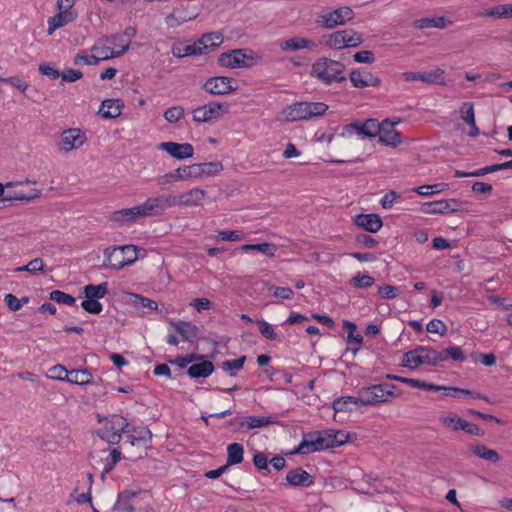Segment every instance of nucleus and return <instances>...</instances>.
Here are the masks:
<instances>
[{"label": "nucleus", "mask_w": 512, "mask_h": 512, "mask_svg": "<svg viewBox=\"0 0 512 512\" xmlns=\"http://www.w3.org/2000/svg\"><path fill=\"white\" fill-rule=\"evenodd\" d=\"M244 449L239 443H232L227 446V468L243 461Z\"/></svg>", "instance_id": "nucleus-36"}, {"label": "nucleus", "mask_w": 512, "mask_h": 512, "mask_svg": "<svg viewBox=\"0 0 512 512\" xmlns=\"http://www.w3.org/2000/svg\"><path fill=\"white\" fill-rule=\"evenodd\" d=\"M199 15L197 7L190 1L180 3L166 17L165 21L169 27H178L181 24L195 19Z\"/></svg>", "instance_id": "nucleus-8"}, {"label": "nucleus", "mask_w": 512, "mask_h": 512, "mask_svg": "<svg viewBox=\"0 0 512 512\" xmlns=\"http://www.w3.org/2000/svg\"><path fill=\"white\" fill-rule=\"evenodd\" d=\"M386 389L387 387L380 385H371L361 388L357 396L360 406L375 405L388 401V397L392 396V392Z\"/></svg>", "instance_id": "nucleus-10"}, {"label": "nucleus", "mask_w": 512, "mask_h": 512, "mask_svg": "<svg viewBox=\"0 0 512 512\" xmlns=\"http://www.w3.org/2000/svg\"><path fill=\"white\" fill-rule=\"evenodd\" d=\"M137 496L136 492L124 490L118 494V499L113 507L114 510H121L125 512H134L132 500Z\"/></svg>", "instance_id": "nucleus-32"}, {"label": "nucleus", "mask_w": 512, "mask_h": 512, "mask_svg": "<svg viewBox=\"0 0 512 512\" xmlns=\"http://www.w3.org/2000/svg\"><path fill=\"white\" fill-rule=\"evenodd\" d=\"M241 250L244 252L248 251H258L261 252L269 257H273L275 255V252L277 250L276 245L272 243H259V244H244L241 246Z\"/></svg>", "instance_id": "nucleus-41"}, {"label": "nucleus", "mask_w": 512, "mask_h": 512, "mask_svg": "<svg viewBox=\"0 0 512 512\" xmlns=\"http://www.w3.org/2000/svg\"><path fill=\"white\" fill-rule=\"evenodd\" d=\"M50 299L59 304L70 305V306L74 305L76 302V299L73 296H71L63 291H60V290H53L50 293Z\"/></svg>", "instance_id": "nucleus-53"}, {"label": "nucleus", "mask_w": 512, "mask_h": 512, "mask_svg": "<svg viewBox=\"0 0 512 512\" xmlns=\"http://www.w3.org/2000/svg\"><path fill=\"white\" fill-rule=\"evenodd\" d=\"M341 33L345 36L343 41L345 42L346 48L358 47L364 42L362 34L353 29L341 30Z\"/></svg>", "instance_id": "nucleus-44"}, {"label": "nucleus", "mask_w": 512, "mask_h": 512, "mask_svg": "<svg viewBox=\"0 0 512 512\" xmlns=\"http://www.w3.org/2000/svg\"><path fill=\"white\" fill-rule=\"evenodd\" d=\"M223 170L221 162H206L192 164L175 169L159 178H157V184L164 188L166 185L174 182L183 180L186 178H199L203 176L216 175Z\"/></svg>", "instance_id": "nucleus-1"}, {"label": "nucleus", "mask_w": 512, "mask_h": 512, "mask_svg": "<svg viewBox=\"0 0 512 512\" xmlns=\"http://www.w3.org/2000/svg\"><path fill=\"white\" fill-rule=\"evenodd\" d=\"M66 381L76 385H87L92 382V374L87 369L71 370L65 374Z\"/></svg>", "instance_id": "nucleus-33"}, {"label": "nucleus", "mask_w": 512, "mask_h": 512, "mask_svg": "<svg viewBox=\"0 0 512 512\" xmlns=\"http://www.w3.org/2000/svg\"><path fill=\"white\" fill-rule=\"evenodd\" d=\"M171 325L182 336L185 341L194 342L198 339L199 329L191 322L178 321L171 322Z\"/></svg>", "instance_id": "nucleus-27"}, {"label": "nucleus", "mask_w": 512, "mask_h": 512, "mask_svg": "<svg viewBox=\"0 0 512 512\" xmlns=\"http://www.w3.org/2000/svg\"><path fill=\"white\" fill-rule=\"evenodd\" d=\"M421 364L420 352L418 347L414 350H410L403 355L402 366L415 369Z\"/></svg>", "instance_id": "nucleus-47"}, {"label": "nucleus", "mask_w": 512, "mask_h": 512, "mask_svg": "<svg viewBox=\"0 0 512 512\" xmlns=\"http://www.w3.org/2000/svg\"><path fill=\"white\" fill-rule=\"evenodd\" d=\"M439 421L444 427L452 431H459L464 429L466 420L462 419L456 414L450 413L439 417Z\"/></svg>", "instance_id": "nucleus-39"}, {"label": "nucleus", "mask_w": 512, "mask_h": 512, "mask_svg": "<svg viewBox=\"0 0 512 512\" xmlns=\"http://www.w3.org/2000/svg\"><path fill=\"white\" fill-rule=\"evenodd\" d=\"M129 47L130 41H127L125 44L120 45L119 50H114L111 48V46L96 43L92 47V51L96 53L95 55L97 56V59H100V61H102L122 56L129 50Z\"/></svg>", "instance_id": "nucleus-23"}, {"label": "nucleus", "mask_w": 512, "mask_h": 512, "mask_svg": "<svg viewBox=\"0 0 512 512\" xmlns=\"http://www.w3.org/2000/svg\"><path fill=\"white\" fill-rule=\"evenodd\" d=\"M124 107L120 99H105L99 109V114L104 119H114L121 115Z\"/></svg>", "instance_id": "nucleus-24"}, {"label": "nucleus", "mask_w": 512, "mask_h": 512, "mask_svg": "<svg viewBox=\"0 0 512 512\" xmlns=\"http://www.w3.org/2000/svg\"><path fill=\"white\" fill-rule=\"evenodd\" d=\"M375 280L372 276L367 274H356L352 279L351 283L355 288H368L374 284Z\"/></svg>", "instance_id": "nucleus-54"}, {"label": "nucleus", "mask_w": 512, "mask_h": 512, "mask_svg": "<svg viewBox=\"0 0 512 512\" xmlns=\"http://www.w3.org/2000/svg\"><path fill=\"white\" fill-rule=\"evenodd\" d=\"M421 211L425 214H445L444 200L423 203Z\"/></svg>", "instance_id": "nucleus-50"}, {"label": "nucleus", "mask_w": 512, "mask_h": 512, "mask_svg": "<svg viewBox=\"0 0 512 512\" xmlns=\"http://www.w3.org/2000/svg\"><path fill=\"white\" fill-rule=\"evenodd\" d=\"M139 247L133 244L111 246L104 250L103 267L120 270L138 259Z\"/></svg>", "instance_id": "nucleus-2"}, {"label": "nucleus", "mask_w": 512, "mask_h": 512, "mask_svg": "<svg viewBox=\"0 0 512 512\" xmlns=\"http://www.w3.org/2000/svg\"><path fill=\"white\" fill-rule=\"evenodd\" d=\"M328 109V105L322 102H308L309 119L323 115Z\"/></svg>", "instance_id": "nucleus-57"}, {"label": "nucleus", "mask_w": 512, "mask_h": 512, "mask_svg": "<svg viewBox=\"0 0 512 512\" xmlns=\"http://www.w3.org/2000/svg\"><path fill=\"white\" fill-rule=\"evenodd\" d=\"M223 35L221 32H212L207 33L199 39V44H201L202 48L206 52L207 50H213L216 47L220 46L223 43Z\"/></svg>", "instance_id": "nucleus-37"}, {"label": "nucleus", "mask_w": 512, "mask_h": 512, "mask_svg": "<svg viewBox=\"0 0 512 512\" xmlns=\"http://www.w3.org/2000/svg\"><path fill=\"white\" fill-rule=\"evenodd\" d=\"M121 459V452L117 449H113L110 453L109 460L105 464L103 473L101 475L102 479L105 477V475L109 472H111L115 465L120 461Z\"/></svg>", "instance_id": "nucleus-55"}, {"label": "nucleus", "mask_w": 512, "mask_h": 512, "mask_svg": "<svg viewBox=\"0 0 512 512\" xmlns=\"http://www.w3.org/2000/svg\"><path fill=\"white\" fill-rule=\"evenodd\" d=\"M280 49L282 51H298L301 49H311L315 46V42L303 37H292L288 40L280 43Z\"/></svg>", "instance_id": "nucleus-28"}, {"label": "nucleus", "mask_w": 512, "mask_h": 512, "mask_svg": "<svg viewBox=\"0 0 512 512\" xmlns=\"http://www.w3.org/2000/svg\"><path fill=\"white\" fill-rule=\"evenodd\" d=\"M206 191L200 188H193L186 191L176 198V206H198L206 197Z\"/></svg>", "instance_id": "nucleus-20"}, {"label": "nucleus", "mask_w": 512, "mask_h": 512, "mask_svg": "<svg viewBox=\"0 0 512 512\" xmlns=\"http://www.w3.org/2000/svg\"><path fill=\"white\" fill-rule=\"evenodd\" d=\"M344 37L345 36L342 35L341 30H339V31L333 32L331 34H328L325 37L326 38L325 43L331 49H336V50L344 49V48H346L345 42L343 41Z\"/></svg>", "instance_id": "nucleus-49"}, {"label": "nucleus", "mask_w": 512, "mask_h": 512, "mask_svg": "<svg viewBox=\"0 0 512 512\" xmlns=\"http://www.w3.org/2000/svg\"><path fill=\"white\" fill-rule=\"evenodd\" d=\"M158 148L178 160L191 158L194 155V147L190 143L162 142Z\"/></svg>", "instance_id": "nucleus-15"}, {"label": "nucleus", "mask_w": 512, "mask_h": 512, "mask_svg": "<svg viewBox=\"0 0 512 512\" xmlns=\"http://www.w3.org/2000/svg\"><path fill=\"white\" fill-rule=\"evenodd\" d=\"M139 217H145L141 205L114 211L109 219L120 226H125L134 223Z\"/></svg>", "instance_id": "nucleus-18"}, {"label": "nucleus", "mask_w": 512, "mask_h": 512, "mask_svg": "<svg viewBox=\"0 0 512 512\" xmlns=\"http://www.w3.org/2000/svg\"><path fill=\"white\" fill-rule=\"evenodd\" d=\"M108 293V283L103 282L99 285L88 284L84 287L85 297L88 299H101Z\"/></svg>", "instance_id": "nucleus-40"}, {"label": "nucleus", "mask_w": 512, "mask_h": 512, "mask_svg": "<svg viewBox=\"0 0 512 512\" xmlns=\"http://www.w3.org/2000/svg\"><path fill=\"white\" fill-rule=\"evenodd\" d=\"M354 60L358 63L372 64L375 62V56L372 51L363 50L354 54Z\"/></svg>", "instance_id": "nucleus-63"}, {"label": "nucleus", "mask_w": 512, "mask_h": 512, "mask_svg": "<svg viewBox=\"0 0 512 512\" xmlns=\"http://www.w3.org/2000/svg\"><path fill=\"white\" fill-rule=\"evenodd\" d=\"M378 292L383 299H395L398 296L399 288L384 284L379 286Z\"/></svg>", "instance_id": "nucleus-60"}, {"label": "nucleus", "mask_w": 512, "mask_h": 512, "mask_svg": "<svg viewBox=\"0 0 512 512\" xmlns=\"http://www.w3.org/2000/svg\"><path fill=\"white\" fill-rule=\"evenodd\" d=\"M176 206V198L171 194H163L156 197H150L141 204L142 212L145 217L159 215L166 209Z\"/></svg>", "instance_id": "nucleus-9"}, {"label": "nucleus", "mask_w": 512, "mask_h": 512, "mask_svg": "<svg viewBox=\"0 0 512 512\" xmlns=\"http://www.w3.org/2000/svg\"><path fill=\"white\" fill-rule=\"evenodd\" d=\"M130 300L133 305L138 308L148 309L150 311H156L158 309L157 302L139 294L130 293Z\"/></svg>", "instance_id": "nucleus-42"}, {"label": "nucleus", "mask_w": 512, "mask_h": 512, "mask_svg": "<svg viewBox=\"0 0 512 512\" xmlns=\"http://www.w3.org/2000/svg\"><path fill=\"white\" fill-rule=\"evenodd\" d=\"M360 407L357 396H343L333 402L335 412H350Z\"/></svg>", "instance_id": "nucleus-31"}, {"label": "nucleus", "mask_w": 512, "mask_h": 512, "mask_svg": "<svg viewBox=\"0 0 512 512\" xmlns=\"http://www.w3.org/2000/svg\"><path fill=\"white\" fill-rule=\"evenodd\" d=\"M344 69L345 66L342 63L323 57L313 63L311 75L329 85L333 82L340 83L346 80Z\"/></svg>", "instance_id": "nucleus-3"}, {"label": "nucleus", "mask_w": 512, "mask_h": 512, "mask_svg": "<svg viewBox=\"0 0 512 512\" xmlns=\"http://www.w3.org/2000/svg\"><path fill=\"white\" fill-rule=\"evenodd\" d=\"M65 9H58L59 13L55 16L50 17L48 19V34H53L57 29L64 27L70 22H73L76 19L77 14L72 12L71 10H67V7L64 6Z\"/></svg>", "instance_id": "nucleus-21"}, {"label": "nucleus", "mask_w": 512, "mask_h": 512, "mask_svg": "<svg viewBox=\"0 0 512 512\" xmlns=\"http://www.w3.org/2000/svg\"><path fill=\"white\" fill-rule=\"evenodd\" d=\"M32 183L29 180L25 182H9L6 184H2V209L6 208L9 202V205H12L13 202H30L40 196V191L37 189H31L28 193H24L21 190L11 191L10 189L14 186H22L23 184Z\"/></svg>", "instance_id": "nucleus-4"}, {"label": "nucleus", "mask_w": 512, "mask_h": 512, "mask_svg": "<svg viewBox=\"0 0 512 512\" xmlns=\"http://www.w3.org/2000/svg\"><path fill=\"white\" fill-rule=\"evenodd\" d=\"M461 119L466 124H474L475 122V114H474V105L471 102H464L460 107Z\"/></svg>", "instance_id": "nucleus-52"}, {"label": "nucleus", "mask_w": 512, "mask_h": 512, "mask_svg": "<svg viewBox=\"0 0 512 512\" xmlns=\"http://www.w3.org/2000/svg\"><path fill=\"white\" fill-rule=\"evenodd\" d=\"M243 238V233L237 230L219 231L217 234V239L222 241H241Z\"/></svg>", "instance_id": "nucleus-58"}, {"label": "nucleus", "mask_w": 512, "mask_h": 512, "mask_svg": "<svg viewBox=\"0 0 512 512\" xmlns=\"http://www.w3.org/2000/svg\"><path fill=\"white\" fill-rule=\"evenodd\" d=\"M227 105L218 102H211L207 105L199 106L192 111L193 120L197 123H206L220 119L227 110L223 108Z\"/></svg>", "instance_id": "nucleus-11"}, {"label": "nucleus", "mask_w": 512, "mask_h": 512, "mask_svg": "<svg viewBox=\"0 0 512 512\" xmlns=\"http://www.w3.org/2000/svg\"><path fill=\"white\" fill-rule=\"evenodd\" d=\"M397 123L391 122L389 119L381 122V130L378 135L381 143L392 147H396L401 143L400 133L394 128Z\"/></svg>", "instance_id": "nucleus-17"}, {"label": "nucleus", "mask_w": 512, "mask_h": 512, "mask_svg": "<svg viewBox=\"0 0 512 512\" xmlns=\"http://www.w3.org/2000/svg\"><path fill=\"white\" fill-rule=\"evenodd\" d=\"M86 141V136L79 129H67L60 135L59 148L62 151L69 152L80 148Z\"/></svg>", "instance_id": "nucleus-12"}, {"label": "nucleus", "mask_w": 512, "mask_h": 512, "mask_svg": "<svg viewBox=\"0 0 512 512\" xmlns=\"http://www.w3.org/2000/svg\"><path fill=\"white\" fill-rule=\"evenodd\" d=\"M418 351L420 352L421 364L437 366L446 360L444 352L437 351L430 347L420 346L418 347Z\"/></svg>", "instance_id": "nucleus-26"}, {"label": "nucleus", "mask_w": 512, "mask_h": 512, "mask_svg": "<svg viewBox=\"0 0 512 512\" xmlns=\"http://www.w3.org/2000/svg\"><path fill=\"white\" fill-rule=\"evenodd\" d=\"M483 17H499V18H507L512 17V4L510 5H499L491 8L480 14Z\"/></svg>", "instance_id": "nucleus-46"}, {"label": "nucleus", "mask_w": 512, "mask_h": 512, "mask_svg": "<svg viewBox=\"0 0 512 512\" xmlns=\"http://www.w3.org/2000/svg\"><path fill=\"white\" fill-rule=\"evenodd\" d=\"M163 117L169 123H176L184 117V108L180 105L165 110Z\"/></svg>", "instance_id": "nucleus-51"}, {"label": "nucleus", "mask_w": 512, "mask_h": 512, "mask_svg": "<svg viewBox=\"0 0 512 512\" xmlns=\"http://www.w3.org/2000/svg\"><path fill=\"white\" fill-rule=\"evenodd\" d=\"M246 361V356H241L234 360H227L222 362L221 368L228 372L230 376H236V371L241 370Z\"/></svg>", "instance_id": "nucleus-48"}, {"label": "nucleus", "mask_w": 512, "mask_h": 512, "mask_svg": "<svg viewBox=\"0 0 512 512\" xmlns=\"http://www.w3.org/2000/svg\"><path fill=\"white\" fill-rule=\"evenodd\" d=\"M324 442L319 431L304 434L301 443L294 449L295 454H310L325 450Z\"/></svg>", "instance_id": "nucleus-13"}, {"label": "nucleus", "mask_w": 512, "mask_h": 512, "mask_svg": "<svg viewBox=\"0 0 512 512\" xmlns=\"http://www.w3.org/2000/svg\"><path fill=\"white\" fill-rule=\"evenodd\" d=\"M255 58L253 52L245 49H234L226 53H222L218 58V63L222 67L227 68H242L250 67L251 61Z\"/></svg>", "instance_id": "nucleus-7"}, {"label": "nucleus", "mask_w": 512, "mask_h": 512, "mask_svg": "<svg viewBox=\"0 0 512 512\" xmlns=\"http://www.w3.org/2000/svg\"><path fill=\"white\" fill-rule=\"evenodd\" d=\"M354 15L353 10L349 6H343L322 14L317 23L326 29H333L337 26L345 25L354 18Z\"/></svg>", "instance_id": "nucleus-6"}, {"label": "nucleus", "mask_w": 512, "mask_h": 512, "mask_svg": "<svg viewBox=\"0 0 512 512\" xmlns=\"http://www.w3.org/2000/svg\"><path fill=\"white\" fill-rule=\"evenodd\" d=\"M131 445H142L146 447L150 444L152 433L147 427H135L129 434Z\"/></svg>", "instance_id": "nucleus-30"}, {"label": "nucleus", "mask_w": 512, "mask_h": 512, "mask_svg": "<svg viewBox=\"0 0 512 512\" xmlns=\"http://www.w3.org/2000/svg\"><path fill=\"white\" fill-rule=\"evenodd\" d=\"M444 70L436 68L428 72H405L403 78L405 81H422L428 84L444 85Z\"/></svg>", "instance_id": "nucleus-14"}, {"label": "nucleus", "mask_w": 512, "mask_h": 512, "mask_svg": "<svg viewBox=\"0 0 512 512\" xmlns=\"http://www.w3.org/2000/svg\"><path fill=\"white\" fill-rule=\"evenodd\" d=\"M355 223L371 233H376L383 225L380 216L377 214H359L356 216Z\"/></svg>", "instance_id": "nucleus-25"}, {"label": "nucleus", "mask_w": 512, "mask_h": 512, "mask_svg": "<svg viewBox=\"0 0 512 512\" xmlns=\"http://www.w3.org/2000/svg\"><path fill=\"white\" fill-rule=\"evenodd\" d=\"M286 481L294 487H309L314 483V477L298 467L287 472Z\"/></svg>", "instance_id": "nucleus-22"}, {"label": "nucleus", "mask_w": 512, "mask_h": 512, "mask_svg": "<svg viewBox=\"0 0 512 512\" xmlns=\"http://www.w3.org/2000/svg\"><path fill=\"white\" fill-rule=\"evenodd\" d=\"M426 330L430 333H439L440 335H444L447 330V326L443 321L433 319L427 324Z\"/></svg>", "instance_id": "nucleus-62"}, {"label": "nucleus", "mask_w": 512, "mask_h": 512, "mask_svg": "<svg viewBox=\"0 0 512 512\" xmlns=\"http://www.w3.org/2000/svg\"><path fill=\"white\" fill-rule=\"evenodd\" d=\"M81 307L85 311L92 313V314H99L103 309L102 304L97 299H88V298H86L85 300L82 301Z\"/></svg>", "instance_id": "nucleus-56"}, {"label": "nucleus", "mask_w": 512, "mask_h": 512, "mask_svg": "<svg viewBox=\"0 0 512 512\" xmlns=\"http://www.w3.org/2000/svg\"><path fill=\"white\" fill-rule=\"evenodd\" d=\"M214 371V364L208 360H202L200 363L192 364L187 373L191 378H206Z\"/></svg>", "instance_id": "nucleus-29"}, {"label": "nucleus", "mask_w": 512, "mask_h": 512, "mask_svg": "<svg viewBox=\"0 0 512 512\" xmlns=\"http://www.w3.org/2000/svg\"><path fill=\"white\" fill-rule=\"evenodd\" d=\"M66 373H69V371L64 366L58 364L49 369L48 377L54 380L66 381Z\"/></svg>", "instance_id": "nucleus-61"}, {"label": "nucleus", "mask_w": 512, "mask_h": 512, "mask_svg": "<svg viewBox=\"0 0 512 512\" xmlns=\"http://www.w3.org/2000/svg\"><path fill=\"white\" fill-rule=\"evenodd\" d=\"M244 422L248 429L262 428L272 424H279V421L272 416H247L244 417Z\"/></svg>", "instance_id": "nucleus-34"}, {"label": "nucleus", "mask_w": 512, "mask_h": 512, "mask_svg": "<svg viewBox=\"0 0 512 512\" xmlns=\"http://www.w3.org/2000/svg\"><path fill=\"white\" fill-rule=\"evenodd\" d=\"M450 23L445 17H434V18H421L414 22V25L418 29L435 27L444 29Z\"/></svg>", "instance_id": "nucleus-38"}, {"label": "nucleus", "mask_w": 512, "mask_h": 512, "mask_svg": "<svg viewBox=\"0 0 512 512\" xmlns=\"http://www.w3.org/2000/svg\"><path fill=\"white\" fill-rule=\"evenodd\" d=\"M257 324L259 326V331L263 335V337L269 340L277 339V334L274 332L272 325H270L265 320H259L257 321Z\"/></svg>", "instance_id": "nucleus-59"}, {"label": "nucleus", "mask_w": 512, "mask_h": 512, "mask_svg": "<svg viewBox=\"0 0 512 512\" xmlns=\"http://www.w3.org/2000/svg\"><path fill=\"white\" fill-rule=\"evenodd\" d=\"M470 450L473 454L478 456L481 459L490 461V462H498L500 460V455L496 450L490 449L485 445H472L470 446Z\"/></svg>", "instance_id": "nucleus-35"}, {"label": "nucleus", "mask_w": 512, "mask_h": 512, "mask_svg": "<svg viewBox=\"0 0 512 512\" xmlns=\"http://www.w3.org/2000/svg\"><path fill=\"white\" fill-rule=\"evenodd\" d=\"M343 328L347 331V341L348 343L356 344L357 347L361 346L363 343V337L360 334H355L357 326L355 323L344 320L343 321ZM358 348H356L354 351L356 352Z\"/></svg>", "instance_id": "nucleus-45"}, {"label": "nucleus", "mask_w": 512, "mask_h": 512, "mask_svg": "<svg viewBox=\"0 0 512 512\" xmlns=\"http://www.w3.org/2000/svg\"><path fill=\"white\" fill-rule=\"evenodd\" d=\"M231 83L232 79L229 77H212L204 83L203 88L210 94L223 95L228 94L237 89V87H233Z\"/></svg>", "instance_id": "nucleus-16"}, {"label": "nucleus", "mask_w": 512, "mask_h": 512, "mask_svg": "<svg viewBox=\"0 0 512 512\" xmlns=\"http://www.w3.org/2000/svg\"><path fill=\"white\" fill-rule=\"evenodd\" d=\"M381 123L378 122L377 119L369 118L364 122L354 121L350 124H347L343 127L341 135L351 136V135H359L362 137L373 138L379 135V131Z\"/></svg>", "instance_id": "nucleus-5"}, {"label": "nucleus", "mask_w": 512, "mask_h": 512, "mask_svg": "<svg viewBox=\"0 0 512 512\" xmlns=\"http://www.w3.org/2000/svg\"><path fill=\"white\" fill-rule=\"evenodd\" d=\"M350 81L356 88L377 87L381 84L378 76L368 71H360L358 69L351 71Z\"/></svg>", "instance_id": "nucleus-19"}, {"label": "nucleus", "mask_w": 512, "mask_h": 512, "mask_svg": "<svg viewBox=\"0 0 512 512\" xmlns=\"http://www.w3.org/2000/svg\"><path fill=\"white\" fill-rule=\"evenodd\" d=\"M173 53L176 57L182 58L191 55H200L205 53L201 44H199V40L194 44L185 45L182 48H176L173 50Z\"/></svg>", "instance_id": "nucleus-43"}, {"label": "nucleus", "mask_w": 512, "mask_h": 512, "mask_svg": "<svg viewBox=\"0 0 512 512\" xmlns=\"http://www.w3.org/2000/svg\"><path fill=\"white\" fill-rule=\"evenodd\" d=\"M282 113H283L286 121L293 122V121L302 120L296 103L285 108Z\"/></svg>", "instance_id": "nucleus-64"}]
</instances>
